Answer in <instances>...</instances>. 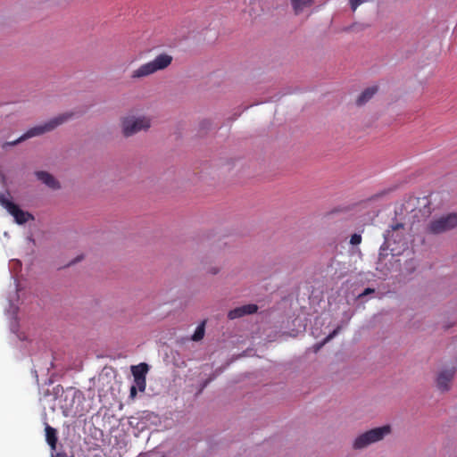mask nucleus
Returning <instances> with one entry per match:
<instances>
[{"label":"nucleus","instance_id":"obj_1","mask_svg":"<svg viewBox=\"0 0 457 457\" xmlns=\"http://www.w3.org/2000/svg\"><path fill=\"white\" fill-rule=\"evenodd\" d=\"M392 433L390 425H383L358 434L352 441V449L354 451L364 450L370 445L383 441Z\"/></svg>","mask_w":457,"mask_h":457},{"label":"nucleus","instance_id":"obj_2","mask_svg":"<svg viewBox=\"0 0 457 457\" xmlns=\"http://www.w3.org/2000/svg\"><path fill=\"white\" fill-rule=\"evenodd\" d=\"M151 126L152 119L146 115L127 114L120 118V131L126 138L146 132Z\"/></svg>","mask_w":457,"mask_h":457},{"label":"nucleus","instance_id":"obj_3","mask_svg":"<svg viewBox=\"0 0 457 457\" xmlns=\"http://www.w3.org/2000/svg\"><path fill=\"white\" fill-rule=\"evenodd\" d=\"M172 59V56L166 53L160 54L154 60L145 62L132 71L130 79L133 80H138L153 75L159 71H162L170 65Z\"/></svg>","mask_w":457,"mask_h":457},{"label":"nucleus","instance_id":"obj_4","mask_svg":"<svg viewBox=\"0 0 457 457\" xmlns=\"http://www.w3.org/2000/svg\"><path fill=\"white\" fill-rule=\"evenodd\" d=\"M73 112H64L61 113L55 117L51 118L50 120L38 124L37 126H34L30 129H29L23 135L24 139H29L35 137L42 136L46 133L51 132L54 130L59 126L62 125L63 123L67 122L68 120H71L73 117Z\"/></svg>","mask_w":457,"mask_h":457},{"label":"nucleus","instance_id":"obj_5","mask_svg":"<svg viewBox=\"0 0 457 457\" xmlns=\"http://www.w3.org/2000/svg\"><path fill=\"white\" fill-rule=\"evenodd\" d=\"M457 227V213L451 212L429 221L426 228L428 234L438 235Z\"/></svg>","mask_w":457,"mask_h":457},{"label":"nucleus","instance_id":"obj_6","mask_svg":"<svg viewBox=\"0 0 457 457\" xmlns=\"http://www.w3.org/2000/svg\"><path fill=\"white\" fill-rule=\"evenodd\" d=\"M10 194L0 192V205L4 208L13 218L17 224L22 225L29 220H34V217L29 212L21 210L19 205L9 199Z\"/></svg>","mask_w":457,"mask_h":457},{"label":"nucleus","instance_id":"obj_7","mask_svg":"<svg viewBox=\"0 0 457 457\" xmlns=\"http://www.w3.org/2000/svg\"><path fill=\"white\" fill-rule=\"evenodd\" d=\"M404 224L395 223L384 233V244L382 247L389 248L392 244H400L404 240Z\"/></svg>","mask_w":457,"mask_h":457},{"label":"nucleus","instance_id":"obj_8","mask_svg":"<svg viewBox=\"0 0 457 457\" xmlns=\"http://www.w3.org/2000/svg\"><path fill=\"white\" fill-rule=\"evenodd\" d=\"M456 370L455 368L442 369L436 375V386L442 392L445 393L451 389L452 382L454 378Z\"/></svg>","mask_w":457,"mask_h":457},{"label":"nucleus","instance_id":"obj_9","mask_svg":"<svg viewBox=\"0 0 457 457\" xmlns=\"http://www.w3.org/2000/svg\"><path fill=\"white\" fill-rule=\"evenodd\" d=\"M81 396V391L72 387L69 388L62 400L61 408L62 409V412L67 415L69 412L72 411L75 400Z\"/></svg>","mask_w":457,"mask_h":457},{"label":"nucleus","instance_id":"obj_10","mask_svg":"<svg viewBox=\"0 0 457 457\" xmlns=\"http://www.w3.org/2000/svg\"><path fill=\"white\" fill-rule=\"evenodd\" d=\"M257 311H258V306L256 304H254V303L245 304V305L237 307L233 310H230L228 313V318L229 320H236V319L241 318L245 315L253 314V313L257 312Z\"/></svg>","mask_w":457,"mask_h":457},{"label":"nucleus","instance_id":"obj_11","mask_svg":"<svg viewBox=\"0 0 457 457\" xmlns=\"http://www.w3.org/2000/svg\"><path fill=\"white\" fill-rule=\"evenodd\" d=\"M35 175L38 180H40L43 184L51 189L56 190L61 187L59 181L47 171H36Z\"/></svg>","mask_w":457,"mask_h":457},{"label":"nucleus","instance_id":"obj_12","mask_svg":"<svg viewBox=\"0 0 457 457\" xmlns=\"http://www.w3.org/2000/svg\"><path fill=\"white\" fill-rule=\"evenodd\" d=\"M292 11L295 16L303 14L312 8L315 4L314 0H289Z\"/></svg>","mask_w":457,"mask_h":457},{"label":"nucleus","instance_id":"obj_13","mask_svg":"<svg viewBox=\"0 0 457 457\" xmlns=\"http://www.w3.org/2000/svg\"><path fill=\"white\" fill-rule=\"evenodd\" d=\"M45 433L47 445L50 446L51 451L55 452L58 442L57 430L48 423H45Z\"/></svg>","mask_w":457,"mask_h":457},{"label":"nucleus","instance_id":"obj_14","mask_svg":"<svg viewBox=\"0 0 457 457\" xmlns=\"http://www.w3.org/2000/svg\"><path fill=\"white\" fill-rule=\"evenodd\" d=\"M378 92V87L373 86L364 89L356 100L358 105H363L368 103Z\"/></svg>","mask_w":457,"mask_h":457},{"label":"nucleus","instance_id":"obj_15","mask_svg":"<svg viewBox=\"0 0 457 457\" xmlns=\"http://www.w3.org/2000/svg\"><path fill=\"white\" fill-rule=\"evenodd\" d=\"M148 370H149V367L145 362H142L138 365L131 366V372H132L134 378H145Z\"/></svg>","mask_w":457,"mask_h":457},{"label":"nucleus","instance_id":"obj_16","mask_svg":"<svg viewBox=\"0 0 457 457\" xmlns=\"http://www.w3.org/2000/svg\"><path fill=\"white\" fill-rule=\"evenodd\" d=\"M205 324L206 321L203 320L195 328L194 334L191 336L190 339L194 342L201 341L205 335Z\"/></svg>","mask_w":457,"mask_h":457},{"label":"nucleus","instance_id":"obj_17","mask_svg":"<svg viewBox=\"0 0 457 457\" xmlns=\"http://www.w3.org/2000/svg\"><path fill=\"white\" fill-rule=\"evenodd\" d=\"M368 27H369V25H367L365 23L353 22L351 25L343 28L342 31H344V32H355V33L356 32H361V31L365 30Z\"/></svg>","mask_w":457,"mask_h":457},{"label":"nucleus","instance_id":"obj_18","mask_svg":"<svg viewBox=\"0 0 457 457\" xmlns=\"http://www.w3.org/2000/svg\"><path fill=\"white\" fill-rule=\"evenodd\" d=\"M45 2L49 3L52 5L66 8L70 6L76 0H44Z\"/></svg>","mask_w":457,"mask_h":457},{"label":"nucleus","instance_id":"obj_19","mask_svg":"<svg viewBox=\"0 0 457 457\" xmlns=\"http://www.w3.org/2000/svg\"><path fill=\"white\" fill-rule=\"evenodd\" d=\"M11 330H12V333L17 335V337L20 340L24 341V340L27 339V337L25 336V334L23 332H20L19 331V324L16 321H13L11 324Z\"/></svg>","mask_w":457,"mask_h":457},{"label":"nucleus","instance_id":"obj_20","mask_svg":"<svg viewBox=\"0 0 457 457\" xmlns=\"http://www.w3.org/2000/svg\"><path fill=\"white\" fill-rule=\"evenodd\" d=\"M132 386H136V388L140 392H144L145 390L146 381L145 378H134V384Z\"/></svg>","mask_w":457,"mask_h":457},{"label":"nucleus","instance_id":"obj_21","mask_svg":"<svg viewBox=\"0 0 457 457\" xmlns=\"http://www.w3.org/2000/svg\"><path fill=\"white\" fill-rule=\"evenodd\" d=\"M25 141L24 139V137L23 135H21L19 138H17L16 140L14 141H10V142H5L2 145V148L3 149H5L6 147L8 146H14V145H17L18 144L21 143Z\"/></svg>","mask_w":457,"mask_h":457},{"label":"nucleus","instance_id":"obj_22","mask_svg":"<svg viewBox=\"0 0 457 457\" xmlns=\"http://www.w3.org/2000/svg\"><path fill=\"white\" fill-rule=\"evenodd\" d=\"M361 243V236L360 234H353L352 235L351 238H350V244L353 245H360Z\"/></svg>","mask_w":457,"mask_h":457},{"label":"nucleus","instance_id":"obj_23","mask_svg":"<svg viewBox=\"0 0 457 457\" xmlns=\"http://www.w3.org/2000/svg\"><path fill=\"white\" fill-rule=\"evenodd\" d=\"M341 330V327L337 326L331 333H329L324 339L325 342H329L331 339H333Z\"/></svg>","mask_w":457,"mask_h":457},{"label":"nucleus","instance_id":"obj_24","mask_svg":"<svg viewBox=\"0 0 457 457\" xmlns=\"http://www.w3.org/2000/svg\"><path fill=\"white\" fill-rule=\"evenodd\" d=\"M220 269L218 266H211L207 268L206 273L211 275H217L220 272Z\"/></svg>","mask_w":457,"mask_h":457},{"label":"nucleus","instance_id":"obj_25","mask_svg":"<svg viewBox=\"0 0 457 457\" xmlns=\"http://www.w3.org/2000/svg\"><path fill=\"white\" fill-rule=\"evenodd\" d=\"M327 343H328V342H325V339H323L321 342L315 344V345H313V351H314L315 353H317V352H318V351H320V348H321L324 345H326Z\"/></svg>","mask_w":457,"mask_h":457},{"label":"nucleus","instance_id":"obj_26","mask_svg":"<svg viewBox=\"0 0 457 457\" xmlns=\"http://www.w3.org/2000/svg\"><path fill=\"white\" fill-rule=\"evenodd\" d=\"M374 292H375V290L373 288L368 287L361 294H360L358 295V298H361V297H363V296H365V295H367L369 294H372Z\"/></svg>","mask_w":457,"mask_h":457},{"label":"nucleus","instance_id":"obj_27","mask_svg":"<svg viewBox=\"0 0 457 457\" xmlns=\"http://www.w3.org/2000/svg\"><path fill=\"white\" fill-rule=\"evenodd\" d=\"M137 389L136 388V386H131L129 390V398H131L132 400H134L137 395Z\"/></svg>","mask_w":457,"mask_h":457},{"label":"nucleus","instance_id":"obj_28","mask_svg":"<svg viewBox=\"0 0 457 457\" xmlns=\"http://www.w3.org/2000/svg\"><path fill=\"white\" fill-rule=\"evenodd\" d=\"M51 457H67V454L63 452L57 453L51 451Z\"/></svg>","mask_w":457,"mask_h":457},{"label":"nucleus","instance_id":"obj_29","mask_svg":"<svg viewBox=\"0 0 457 457\" xmlns=\"http://www.w3.org/2000/svg\"><path fill=\"white\" fill-rule=\"evenodd\" d=\"M201 126L204 127V128H208L211 126V121L208 120H203L201 122Z\"/></svg>","mask_w":457,"mask_h":457},{"label":"nucleus","instance_id":"obj_30","mask_svg":"<svg viewBox=\"0 0 457 457\" xmlns=\"http://www.w3.org/2000/svg\"><path fill=\"white\" fill-rule=\"evenodd\" d=\"M212 379V378H209V379L205 380V381L203 383V385H202V389H203V388H204V387L209 384V382H210Z\"/></svg>","mask_w":457,"mask_h":457},{"label":"nucleus","instance_id":"obj_31","mask_svg":"<svg viewBox=\"0 0 457 457\" xmlns=\"http://www.w3.org/2000/svg\"><path fill=\"white\" fill-rule=\"evenodd\" d=\"M137 457H149V453H141L137 455Z\"/></svg>","mask_w":457,"mask_h":457},{"label":"nucleus","instance_id":"obj_32","mask_svg":"<svg viewBox=\"0 0 457 457\" xmlns=\"http://www.w3.org/2000/svg\"><path fill=\"white\" fill-rule=\"evenodd\" d=\"M29 240L31 241V242H34V239L31 237H29Z\"/></svg>","mask_w":457,"mask_h":457}]
</instances>
